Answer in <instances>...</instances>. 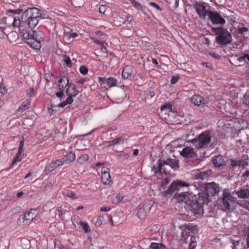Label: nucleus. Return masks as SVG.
Segmentation results:
<instances>
[{
	"instance_id": "obj_40",
	"label": "nucleus",
	"mask_w": 249,
	"mask_h": 249,
	"mask_svg": "<svg viewBox=\"0 0 249 249\" xmlns=\"http://www.w3.org/2000/svg\"><path fill=\"white\" fill-rule=\"evenodd\" d=\"M65 79L67 81V84H68L67 85V88L66 90V93H68V92H69V91H71V89L72 87H74V88H75V86L72 83H69V79L67 77H66Z\"/></svg>"
},
{
	"instance_id": "obj_28",
	"label": "nucleus",
	"mask_w": 249,
	"mask_h": 249,
	"mask_svg": "<svg viewBox=\"0 0 249 249\" xmlns=\"http://www.w3.org/2000/svg\"><path fill=\"white\" fill-rule=\"evenodd\" d=\"M116 83L117 80L114 77H110L107 79L106 83L109 88L116 86Z\"/></svg>"
},
{
	"instance_id": "obj_60",
	"label": "nucleus",
	"mask_w": 249,
	"mask_h": 249,
	"mask_svg": "<svg viewBox=\"0 0 249 249\" xmlns=\"http://www.w3.org/2000/svg\"><path fill=\"white\" fill-rule=\"evenodd\" d=\"M178 77L173 76L172 77V79L171 80V83L172 84H175L178 82Z\"/></svg>"
},
{
	"instance_id": "obj_7",
	"label": "nucleus",
	"mask_w": 249,
	"mask_h": 249,
	"mask_svg": "<svg viewBox=\"0 0 249 249\" xmlns=\"http://www.w3.org/2000/svg\"><path fill=\"white\" fill-rule=\"evenodd\" d=\"M193 6L199 18L202 19L205 18L207 16H208L209 12L212 11L207 8V4L205 3L200 4L196 2L193 4Z\"/></svg>"
},
{
	"instance_id": "obj_19",
	"label": "nucleus",
	"mask_w": 249,
	"mask_h": 249,
	"mask_svg": "<svg viewBox=\"0 0 249 249\" xmlns=\"http://www.w3.org/2000/svg\"><path fill=\"white\" fill-rule=\"evenodd\" d=\"M158 165L156 166L155 165H153L152 167L151 171L153 172L155 175L157 174H161V169L163 170V173L166 174V172L164 168H162L163 165L161 162V159H159L158 161Z\"/></svg>"
},
{
	"instance_id": "obj_58",
	"label": "nucleus",
	"mask_w": 249,
	"mask_h": 249,
	"mask_svg": "<svg viewBox=\"0 0 249 249\" xmlns=\"http://www.w3.org/2000/svg\"><path fill=\"white\" fill-rule=\"evenodd\" d=\"M246 53L244 54L243 56L239 57L237 58V60L239 62H245L246 60Z\"/></svg>"
},
{
	"instance_id": "obj_29",
	"label": "nucleus",
	"mask_w": 249,
	"mask_h": 249,
	"mask_svg": "<svg viewBox=\"0 0 249 249\" xmlns=\"http://www.w3.org/2000/svg\"><path fill=\"white\" fill-rule=\"evenodd\" d=\"M30 105V102L29 100H26L24 102L21 106H19L18 110L19 111H23L24 110L27 109Z\"/></svg>"
},
{
	"instance_id": "obj_9",
	"label": "nucleus",
	"mask_w": 249,
	"mask_h": 249,
	"mask_svg": "<svg viewBox=\"0 0 249 249\" xmlns=\"http://www.w3.org/2000/svg\"><path fill=\"white\" fill-rule=\"evenodd\" d=\"M208 18L213 24L223 25L226 23L225 20L217 12H209Z\"/></svg>"
},
{
	"instance_id": "obj_4",
	"label": "nucleus",
	"mask_w": 249,
	"mask_h": 249,
	"mask_svg": "<svg viewBox=\"0 0 249 249\" xmlns=\"http://www.w3.org/2000/svg\"><path fill=\"white\" fill-rule=\"evenodd\" d=\"M237 198L234 197L227 190L223 192L220 202L222 209L227 212H231L236 207Z\"/></svg>"
},
{
	"instance_id": "obj_45",
	"label": "nucleus",
	"mask_w": 249,
	"mask_h": 249,
	"mask_svg": "<svg viewBox=\"0 0 249 249\" xmlns=\"http://www.w3.org/2000/svg\"><path fill=\"white\" fill-rule=\"evenodd\" d=\"M89 249H101V247L99 246L98 243L94 242L90 245Z\"/></svg>"
},
{
	"instance_id": "obj_50",
	"label": "nucleus",
	"mask_w": 249,
	"mask_h": 249,
	"mask_svg": "<svg viewBox=\"0 0 249 249\" xmlns=\"http://www.w3.org/2000/svg\"><path fill=\"white\" fill-rule=\"evenodd\" d=\"M54 161H55V163L57 164L58 167L63 165L64 164V163L65 162L63 158H62V159H59V160H57Z\"/></svg>"
},
{
	"instance_id": "obj_64",
	"label": "nucleus",
	"mask_w": 249,
	"mask_h": 249,
	"mask_svg": "<svg viewBox=\"0 0 249 249\" xmlns=\"http://www.w3.org/2000/svg\"><path fill=\"white\" fill-rule=\"evenodd\" d=\"M134 32L137 36H141L142 35V31L141 30L138 29L136 30H134Z\"/></svg>"
},
{
	"instance_id": "obj_56",
	"label": "nucleus",
	"mask_w": 249,
	"mask_h": 249,
	"mask_svg": "<svg viewBox=\"0 0 249 249\" xmlns=\"http://www.w3.org/2000/svg\"><path fill=\"white\" fill-rule=\"evenodd\" d=\"M239 160L240 163L239 166H241L243 168H244L246 165H248L249 164L248 162L245 160Z\"/></svg>"
},
{
	"instance_id": "obj_38",
	"label": "nucleus",
	"mask_w": 249,
	"mask_h": 249,
	"mask_svg": "<svg viewBox=\"0 0 249 249\" xmlns=\"http://www.w3.org/2000/svg\"><path fill=\"white\" fill-rule=\"evenodd\" d=\"M79 93V91L75 89V88L72 87L71 91H69L68 93H66L67 95H71L72 97H75Z\"/></svg>"
},
{
	"instance_id": "obj_59",
	"label": "nucleus",
	"mask_w": 249,
	"mask_h": 249,
	"mask_svg": "<svg viewBox=\"0 0 249 249\" xmlns=\"http://www.w3.org/2000/svg\"><path fill=\"white\" fill-rule=\"evenodd\" d=\"M107 81V78L105 77H99L98 78V82L100 83L101 85H102L104 83H106Z\"/></svg>"
},
{
	"instance_id": "obj_46",
	"label": "nucleus",
	"mask_w": 249,
	"mask_h": 249,
	"mask_svg": "<svg viewBox=\"0 0 249 249\" xmlns=\"http://www.w3.org/2000/svg\"><path fill=\"white\" fill-rule=\"evenodd\" d=\"M103 220H104V217L103 216H99L97 218L96 221L95 222L96 226H97V227L100 226L102 225Z\"/></svg>"
},
{
	"instance_id": "obj_13",
	"label": "nucleus",
	"mask_w": 249,
	"mask_h": 249,
	"mask_svg": "<svg viewBox=\"0 0 249 249\" xmlns=\"http://www.w3.org/2000/svg\"><path fill=\"white\" fill-rule=\"evenodd\" d=\"M33 19L32 18V16H28L26 13V10L23 12L21 17V21L22 24L27 25L28 27L30 28H35L38 23H32V20Z\"/></svg>"
},
{
	"instance_id": "obj_62",
	"label": "nucleus",
	"mask_w": 249,
	"mask_h": 249,
	"mask_svg": "<svg viewBox=\"0 0 249 249\" xmlns=\"http://www.w3.org/2000/svg\"><path fill=\"white\" fill-rule=\"evenodd\" d=\"M196 246V243L191 242L189 245L188 249H194Z\"/></svg>"
},
{
	"instance_id": "obj_44",
	"label": "nucleus",
	"mask_w": 249,
	"mask_h": 249,
	"mask_svg": "<svg viewBox=\"0 0 249 249\" xmlns=\"http://www.w3.org/2000/svg\"><path fill=\"white\" fill-rule=\"evenodd\" d=\"M79 71L82 74L85 75L88 72V68L85 66H81L79 68Z\"/></svg>"
},
{
	"instance_id": "obj_36",
	"label": "nucleus",
	"mask_w": 249,
	"mask_h": 249,
	"mask_svg": "<svg viewBox=\"0 0 249 249\" xmlns=\"http://www.w3.org/2000/svg\"><path fill=\"white\" fill-rule=\"evenodd\" d=\"M79 224L83 228V230L86 233H88L90 231V230L89 229V227L87 223L80 221Z\"/></svg>"
},
{
	"instance_id": "obj_17",
	"label": "nucleus",
	"mask_w": 249,
	"mask_h": 249,
	"mask_svg": "<svg viewBox=\"0 0 249 249\" xmlns=\"http://www.w3.org/2000/svg\"><path fill=\"white\" fill-rule=\"evenodd\" d=\"M163 166L165 165L170 166L172 169L177 170L179 168L178 161L176 159H168L166 160H161Z\"/></svg>"
},
{
	"instance_id": "obj_31",
	"label": "nucleus",
	"mask_w": 249,
	"mask_h": 249,
	"mask_svg": "<svg viewBox=\"0 0 249 249\" xmlns=\"http://www.w3.org/2000/svg\"><path fill=\"white\" fill-rule=\"evenodd\" d=\"M71 4L75 7H81L85 4L84 0H71Z\"/></svg>"
},
{
	"instance_id": "obj_52",
	"label": "nucleus",
	"mask_w": 249,
	"mask_h": 249,
	"mask_svg": "<svg viewBox=\"0 0 249 249\" xmlns=\"http://www.w3.org/2000/svg\"><path fill=\"white\" fill-rule=\"evenodd\" d=\"M149 5L159 11H161L162 10L159 5L155 2H151L149 3Z\"/></svg>"
},
{
	"instance_id": "obj_48",
	"label": "nucleus",
	"mask_w": 249,
	"mask_h": 249,
	"mask_svg": "<svg viewBox=\"0 0 249 249\" xmlns=\"http://www.w3.org/2000/svg\"><path fill=\"white\" fill-rule=\"evenodd\" d=\"M68 105H69V104L68 103V102L66 101V100H65V101H63L61 103L58 104L57 106L52 105L51 107H64L65 106H66Z\"/></svg>"
},
{
	"instance_id": "obj_47",
	"label": "nucleus",
	"mask_w": 249,
	"mask_h": 249,
	"mask_svg": "<svg viewBox=\"0 0 249 249\" xmlns=\"http://www.w3.org/2000/svg\"><path fill=\"white\" fill-rule=\"evenodd\" d=\"M68 105H69V104L68 103V102L66 101V100H65V101H63L61 103L58 104L57 106L52 105L51 107H64L65 106H66Z\"/></svg>"
},
{
	"instance_id": "obj_15",
	"label": "nucleus",
	"mask_w": 249,
	"mask_h": 249,
	"mask_svg": "<svg viewBox=\"0 0 249 249\" xmlns=\"http://www.w3.org/2000/svg\"><path fill=\"white\" fill-rule=\"evenodd\" d=\"M108 169L103 167L101 170V181L104 184H107L110 181V176L108 172Z\"/></svg>"
},
{
	"instance_id": "obj_24",
	"label": "nucleus",
	"mask_w": 249,
	"mask_h": 249,
	"mask_svg": "<svg viewBox=\"0 0 249 249\" xmlns=\"http://www.w3.org/2000/svg\"><path fill=\"white\" fill-rule=\"evenodd\" d=\"M65 77L60 78L58 81V88L59 90L64 91V88L67 87V83H65Z\"/></svg>"
},
{
	"instance_id": "obj_10",
	"label": "nucleus",
	"mask_w": 249,
	"mask_h": 249,
	"mask_svg": "<svg viewBox=\"0 0 249 249\" xmlns=\"http://www.w3.org/2000/svg\"><path fill=\"white\" fill-rule=\"evenodd\" d=\"M173 198L178 203H184L187 206L189 204H190V201H191L188 195L183 193V192L181 193H177L174 195Z\"/></svg>"
},
{
	"instance_id": "obj_2",
	"label": "nucleus",
	"mask_w": 249,
	"mask_h": 249,
	"mask_svg": "<svg viewBox=\"0 0 249 249\" xmlns=\"http://www.w3.org/2000/svg\"><path fill=\"white\" fill-rule=\"evenodd\" d=\"M21 20L19 18H14L13 22L14 27L19 28V32L22 39L31 48L36 50H39L41 47V42L43 41V34L39 31L31 30L28 32L22 29Z\"/></svg>"
},
{
	"instance_id": "obj_1",
	"label": "nucleus",
	"mask_w": 249,
	"mask_h": 249,
	"mask_svg": "<svg viewBox=\"0 0 249 249\" xmlns=\"http://www.w3.org/2000/svg\"><path fill=\"white\" fill-rule=\"evenodd\" d=\"M218 192L215 183H210L206 187L205 191L198 194V199L192 200L188 205L187 208L194 215L203 214V204H208L211 201V197L214 196Z\"/></svg>"
},
{
	"instance_id": "obj_22",
	"label": "nucleus",
	"mask_w": 249,
	"mask_h": 249,
	"mask_svg": "<svg viewBox=\"0 0 249 249\" xmlns=\"http://www.w3.org/2000/svg\"><path fill=\"white\" fill-rule=\"evenodd\" d=\"M58 167L57 164L54 160L52 161L51 163L48 164L45 168V172L47 173H51L54 170Z\"/></svg>"
},
{
	"instance_id": "obj_34",
	"label": "nucleus",
	"mask_w": 249,
	"mask_h": 249,
	"mask_svg": "<svg viewBox=\"0 0 249 249\" xmlns=\"http://www.w3.org/2000/svg\"><path fill=\"white\" fill-rule=\"evenodd\" d=\"M124 198L122 194H118L112 200V203L117 204L120 203Z\"/></svg>"
},
{
	"instance_id": "obj_39",
	"label": "nucleus",
	"mask_w": 249,
	"mask_h": 249,
	"mask_svg": "<svg viewBox=\"0 0 249 249\" xmlns=\"http://www.w3.org/2000/svg\"><path fill=\"white\" fill-rule=\"evenodd\" d=\"M131 74V73L130 71V70L127 69H124L122 73V76L123 79H127L130 76Z\"/></svg>"
},
{
	"instance_id": "obj_51",
	"label": "nucleus",
	"mask_w": 249,
	"mask_h": 249,
	"mask_svg": "<svg viewBox=\"0 0 249 249\" xmlns=\"http://www.w3.org/2000/svg\"><path fill=\"white\" fill-rule=\"evenodd\" d=\"M231 165L232 167L239 166V165H240L239 160H231Z\"/></svg>"
},
{
	"instance_id": "obj_14",
	"label": "nucleus",
	"mask_w": 249,
	"mask_h": 249,
	"mask_svg": "<svg viewBox=\"0 0 249 249\" xmlns=\"http://www.w3.org/2000/svg\"><path fill=\"white\" fill-rule=\"evenodd\" d=\"M213 163L216 167H223L226 165V160L225 158L221 155H217L214 157L213 160Z\"/></svg>"
},
{
	"instance_id": "obj_6",
	"label": "nucleus",
	"mask_w": 249,
	"mask_h": 249,
	"mask_svg": "<svg viewBox=\"0 0 249 249\" xmlns=\"http://www.w3.org/2000/svg\"><path fill=\"white\" fill-rule=\"evenodd\" d=\"M190 184L181 180L177 179L173 181L169 186L167 190L163 191L161 194L165 197L171 196L173 193L180 190L183 191L184 187H189Z\"/></svg>"
},
{
	"instance_id": "obj_55",
	"label": "nucleus",
	"mask_w": 249,
	"mask_h": 249,
	"mask_svg": "<svg viewBox=\"0 0 249 249\" xmlns=\"http://www.w3.org/2000/svg\"><path fill=\"white\" fill-rule=\"evenodd\" d=\"M179 0H173V2H171L170 3L172 5L173 7L176 9L178 6Z\"/></svg>"
},
{
	"instance_id": "obj_23",
	"label": "nucleus",
	"mask_w": 249,
	"mask_h": 249,
	"mask_svg": "<svg viewBox=\"0 0 249 249\" xmlns=\"http://www.w3.org/2000/svg\"><path fill=\"white\" fill-rule=\"evenodd\" d=\"M160 110L161 112L165 114H169L173 111L172 105L170 103L162 106L160 107Z\"/></svg>"
},
{
	"instance_id": "obj_42",
	"label": "nucleus",
	"mask_w": 249,
	"mask_h": 249,
	"mask_svg": "<svg viewBox=\"0 0 249 249\" xmlns=\"http://www.w3.org/2000/svg\"><path fill=\"white\" fill-rule=\"evenodd\" d=\"M67 196L71 198H72L73 199H77L78 198V196L73 192L70 191L67 193Z\"/></svg>"
},
{
	"instance_id": "obj_37",
	"label": "nucleus",
	"mask_w": 249,
	"mask_h": 249,
	"mask_svg": "<svg viewBox=\"0 0 249 249\" xmlns=\"http://www.w3.org/2000/svg\"><path fill=\"white\" fill-rule=\"evenodd\" d=\"M122 35L125 37H130L132 34V32L129 29H124L121 31Z\"/></svg>"
},
{
	"instance_id": "obj_61",
	"label": "nucleus",
	"mask_w": 249,
	"mask_h": 249,
	"mask_svg": "<svg viewBox=\"0 0 249 249\" xmlns=\"http://www.w3.org/2000/svg\"><path fill=\"white\" fill-rule=\"evenodd\" d=\"M68 97L66 99V101L68 102V103L70 105L73 102V99L72 98L73 97L71 96V95H68Z\"/></svg>"
},
{
	"instance_id": "obj_3",
	"label": "nucleus",
	"mask_w": 249,
	"mask_h": 249,
	"mask_svg": "<svg viewBox=\"0 0 249 249\" xmlns=\"http://www.w3.org/2000/svg\"><path fill=\"white\" fill-rule=\"evenodd\" d=\"M211 29L213 32L216 36L215 40L218 45L225 46L231 42V35L226 29L221 27H212Z\"/></svg>"
},
{
	"instance_id": "obj_43",
	"label": "nucleus",
	"mask_w": 249,
	"mask_h": 249,
	"mask_svg": "<svg viewBox=\"0 0 249 249\" xmlns=\"http://www.w3.org/2000/svg\"><path fill=\"white\" fill-rule=\"evenodd\" d=\"M130 0L131 1V3L133 5V6L135 8L142 10V7L140 3L137 2L135 0Z\"/></svg>"
},
{
	"instance_id": "obj_54",
	"label": "nucleus",
	"mask_w": 249,
	"mask_h": 249,
	"mask_svg": "<svg viewBox=\"0 0 249 249\" xmlns=\"http://www.w3.org/2000/svg\"><path fill=\"white\" fill-rule=\"evenodd\" d=\"M106 11V6L105 5H101L99 7V11L102 14H105Z\"/></svg>"
},
{
	"instance_id": "obj_57",
	"label": "nucleus",
	"mask_w": 249,
	"mask_h": 249,
	"mask_svg": "<svg viewBox=\"0 0 249 249\" xmlns=\"http://www.w3.org/2000/svg\"><path fill=\"white\" fill-rule=\"evenodd\" d=\"M124 140V139L123 137H121L117 138L113 140V141L114 145H115V144L119 143L120 142L123 141Z\"/></svg>"
},
{
	"instance_id": "obj_49",
	"label": "nucleus",
	"mask_w": 249,
	"mask_h": 249,
	"mask_svg": "<svg viewBox=\"0 0 249 249\" xmlns=\"http://www.w3.org/2000/svg\"><path fill=\"white\" fill-rule=\"evenodd\" d=\"M22 10L21 9H18L16 10H12L10 9L8 11H7V12L9 13H11L13 14H18L22 12Z\"/></svg>"
},
{
	"instance_id": "obj_18",
	"label": "nucleus",
	"mask_w": 249,
	"mask_h": 249,
	"mask_svg": "<svg viewBox=\"0 0 249 249\" xmlns=\"http://www.w3.org/2000/svg\"><path fill=\"white\" fill-rule=\"evenodd\" d=\"M191 101L196 106H201L202 107H205L206 106L203 99L200 96L193 95L191 98Z\"/></svg>"
},
{
	"instance_id": "obj_35",
	"label": "nucleus",
	"mask_w": 249,
	"mask_h": 249,
	"mask_svg": "<svg viewBox=\"0 0 249 249\" xmlns=\"http://www.w3.org/2000/svg\"><path fill=\"white\" fill-rule=\"evenodd\" d=\"M20 154H18V153H17L16 157L14 158L11 164L9 169L12 168L17 162H19L21 160V158L20 156Z\"/></svg>"
},
{
	"instance_id": "obj_41",
	"label": "nucleus",
	"mask_w": 249,
	"mask_h": 249,
	"mask_svg": "<svg viewBox=\"0 0 249 249\" xmlns=\"http://www.w3.org/2000/svg\"><path fill=\"white\" fill-rule=\"evenodd\" d=\"M63 60L68 67L71 66V60L67 55H63Z\"/></svg>"
},
{
	"instance_id": "obj_26",
	"label": "nucleus",
	"mask_w": 249,
	"mask_h": 249,
	"mask_svg": "<svg viewBox=\"0 0 249 249\" xmlns=\"http://www.w3.org/2000/svg\"><path fill=\"white\" fill-rule=\"evenodd\" d=\"M166 247L161 243L152 242L150 244L149 249H165Z\"/></svg>"
},
{
	"instance_id": "obj_63",
	"label": "nucleus",
	"mask_w": 249,
	"mask_h": 249,
	"mask_svg": "<svg viewBox=\"0 0 249 249\" xmlns=\"http://www.w3.org/2000/svg\"><path fill=\"white\" fill-rule=\"evenodd\" d=\"M55 94L58 98H60L64 95V92L63 91L60 90V91L56 92Z\"/></svg>"
},
{
	"instance_id": "obj_32",
	"label": "nucleus",
	"mask_w": 249,
	"mask_h": 249,
	"mask_svg": "<svg viewBox=\"0 0 249 249\" xmlns=\"http://www.w3.org/2000/svg\"><path fill=\"white\" fill-rule=\"evenodd\" d=\"M33 210H32L30 212H26L24 214V217H23V219L24 220H31L32 221H33L34 219H35V217L33 216V213H32V211ZM34 211L35 210H34Z\"/></svg>"
},
{
	"instance_id": "obj_20",
	"label": "nucleus",
	"mask_w": 249,
	"mask_h": 249,
	"mask_svg": "<svg viewBox=\"0 0 249 249\" xmlns=\"http://www.w3.org/2000/svg\"><path fill=\"white\" fill-rule=\"evenodd\" d=\"M235 193L239 198L243 199L249 198V190L248 189H240L236 192Z\"/></svg>"
},
{
	"instance_id": "obj_5",
	"label": "nucleus",
	"mask_w": 249,
	"mask_h": 249,
	"mask_svg": "<svg viewBox=\"0 0 249 249\" xmlns=\"http://www.w3.org/2000/svg\"><path fill=\"white\" fill-rule=\"evenodd\" d=\"M211 139L212 136L210 132L206 131L202 132L195 138L190 140L189 142L193 143L195 146L198 149H205L208 147Z\"/></svg>"
},
{
	"instance_id": "obj_12",
	"label": "nucleus",
	"mask_w": 249,
	"mask_h": 249,
	"mask_svg": "<svg viewBox=\"0 0 249 249\" xmlns=\"http://www.w3.org/2000/svg\"><path fill=\"white\" fill-rule=\"evenodd\" d=\"M33 19L32 18V16H28L26 13V10L23 12L21 17V21L22 24L27 25L28 27L30 28H35L38 23H32V20Z\"/></svg>"
},
{
	"instance_id": "obj_53",
	"label": "nucleus",
	"mask_w": 249,
	"mask_h": 249,
	"mask_svg": "<svg viewBox=\"0 0 249 249\" xmlns=\"http://www.w3.org/2000/svg\"><path fill=\"white\" fill-rule=\"evenodd\" d=\"M7 90L5 88V86L3 84L0 85V93L1 94H4L6 93Z\"/></svg>"
},
{
	"instance_id": "obj_11",
	"label": "nucleus",
	"mask_w": 249,
	"mask_h": 249,
	"mask_svg": "<svg viewBox=\"0 0 249 249\" xmlns=\"http://www.w3.org/2000/svg\"><path fill=\"white\" fill-rule=\"evenodd\" d=\"M180 154L181 156L186 159H195L197 157V155L195 152L194 149L190 146H187L183 148L180 152Z\"/></svg>"
},
{
	"instance_id": "obj_25",
	"label": "nucleus",
	"mask_w": 249,
	"mask_h": 249,
	"mask_svg": "<svg viewBox=\"0 0 249 249\" xmlns=\"http://www.w3.org/2000/svg\"><path fill=\"white\" fill-rule=\"evenodd\" d=\"M146 206L140 208L137 212V215L140 219L144 218L147 214V211H146Z\"/></svg>"
},
{
	"instance_id": "obj_33",
	"label": "nucleus",
	"mask_w": 249,
	"mask_h": 249,
	"mask_svg": "<svg viewBox=\"0 0 249 249\" xmlns=\"http://www.w3.org/2000/svg\"><path fill=\"white\" fill-rule=\"evenodd\" d=\"M209 176L208 173L206 171L201 172L197 173L196 175V178L197 179H204Z\"/></svg>"
},
{
	"instance_id": "obj_27",
	"label": "nucleus",
	"mask_w": 249,
	"mask_h": 249,
	"mask_svg": "<svg viewBox=\"0 0 249 249\" xmlns=\"http://www.w3.org/2000/svg\"><path fill=\"white\" fill-rule=\"evenodd\" d=\"M239 33L242 35L244 38H249V29L245 27L240 28Z\"/></svg>"
},
{
	"instance_id": "obj_8",
	"label": "nucleus",
	"mask_w": 249,
	"mask_h": 249,
	"mask_svg": "<svg viewBox=\"0 0 249 249\" xmlns=\"http://www.w3.org/2000/svg\"><path fill=\"white\" fill-rule=\"evenodd\" d=\"M26 13L28 16H32L33 19L32 23H38L39 20L42 18V13L37 8L35 7L30 8L26 10Z\"/></svg>"
},
{
	"instance_id": "obj_30",
	"label": "nucleus",
	"mask_w": 249,
	"mask_h": 249,
	"mask_svg": "<svg viewBox=\"0 0 249 249\" xmlns=\"http://www.w3.org/2000/svg\"><path fill=\"white\" fill-rule=\"evenodd\" d=\"M89 159V157L88 154H83L80 156V157L77 159V162L80 164H82L85 162H87Z\"/></svg>"
},
{
	"instance_id": "obj_16",
	"label": "nucleus",
	"mask_w": 249,
	"mask_h": 249,
	"mask_svg": "<svg viewBox=\"0 0 249 249\" xmlns=\"http://www.w3.org/2000/svg\"><path fill=\"white\" fill-rule=\"evenodd\" d=\"M236 237H234L231 239V242L232 244V249H243L245 248L244 246V241L241 239H236Z\"/></svg>"
},
{
	"instance_id": "obj_21",
	"label": "nucleus",
	"mask_w": 249,
	"mask_h": 249,
	"mask_svg": "<svg viewBox=\"0 0 249 249\" xmlns=\"http://www.w3.org/2000/svg\"><path fill=\"white\" fill-rule=\"evenodd\" d=\"M65 162L67 164L70 163L74 161L75 159V153L72 151L69 152V153L63 158Z\"/></svg>"
}]
</instances>
